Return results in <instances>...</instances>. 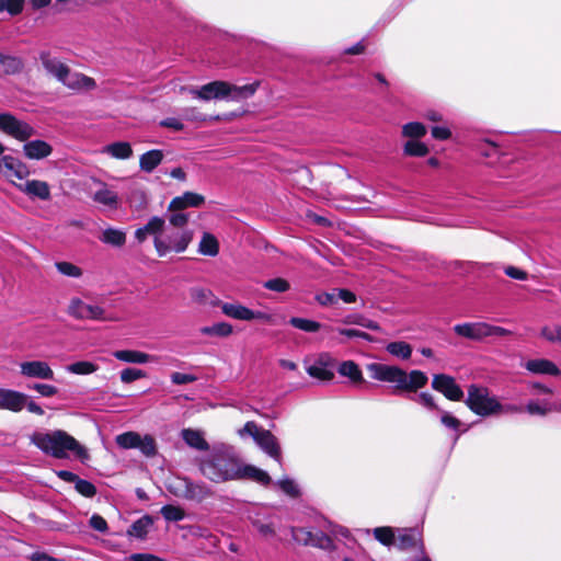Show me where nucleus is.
I'll return each mask as SVG.
<instances>
[{"instance_id": "obj_36", "label": "nucleus", "mask_w": 561, "mask_h": 561, "mask_svg": "<svg viewBox=\"0 0 561 561\" xmlns=\"http://www.w3.org/2000/svg\"><path fill=\"white\" fill-rule=\"evenodd\" d=\"M233 332L232 325L227 322H218L213 325L203 327L201 333L204 335L227 337Z\"/></svg>"}, {"instance_id": "obj_12", "label": "nucleus", "mask_w": 561, "mask_h": 561, "mask_svg": "<svg viewBox=\"0 0 561 561\" xmlns=\"http://www.w3.org/2000/svg\"><path fill=\"white\" fill-rule=\"evenodd\" d=\"M20 374L25 378L53 380L55 373L45 360L33 359L20 363Z\"/></svg>"}, {"instance_id": "obj_48", "label": "nucleus", "mask_w": 561, "mask_h": 561, "mask_svg": "<svg viewBox=\"0 0 561 561\" xmlns=\"http://www.w3.org/2000/svg\"><path fill=\"white\" fill-rule=\"evenodd\" d=\"M311 540L312 542H310V546L312 547H318L327 550L333 549L332 538L322 531L312 533Z\"/></svg>"}, {"instance_id": "obj_14", "label": "nucleus", "mask_w": 561, "mask_h": 561, "mask_svg": "<svg viewBox=\"0 0 561 561\" xmlns=\"http://www.w3.org/2000/svg\"><path fill=\"white\" fill-rule=\"evenodd\" d=\"M432 387L453 401H460L463 397V391L456 383V380L451 376L445 374L434 375Z\"/></svg>"}, {"instance_id": "obj_56", "label": "nucleus", "mask_w": 561, "mask_h": 561, "mask_svg": "<svg viewBox=\"0 0 561 561\" xmlns=\"http://www.w3.org/2000/svg\"><path fill=\"white\" fill-rule=\"evenodd\" d=\"M144 377H146V373L136 368H126L121 373V380L125 383H130Z\"/></svg>"}, {"instance_id": "obj_37", "label": "nucleus", "mask_w": 561, "mask_h": 561, "mask_svg": "<svg viewBox=\"0 0 561 561\" xmlns=\"http://www.w3.org/2000/svg\"><path fill=\"white\" fill-rule=\"evenodd\" d=\"M307 373L321 381H329L333 378L334 374L327 368L325 363L320 358L318 362H316L313 365H310L307 368Z\"/></svg>"}, {"instance_id": "obj_57", "label": "nucleus", "mask_w": 561, "mask_h": 561, "mask_svg": "<svg viewBox=\"0 0 561 561\" xmlns=\"http://www.w3.org/2000/svg\"><path fill=\"white\" fill-rule=\"evenodd\" d=\"M75 486L80 494L87 497H91L96 493V489L91 482L80 478L76 481Z\"/></svg>"}, {"instance_id": "obj_26", "label": "nucleus", "mask_w": 561, "mask_h": 561, "mask_svg": "<svg viewBox=\"0 0 561 561\" xmlns=\"http://www.w3.org/2000/svg\"><path fill=\"white\" fill-rule=\"evenodd\" d=\"M92 199L110 208H116L118 205V195L110 190L106 184L102 183L101 187L94 192Z\"/></svg>"}, {"instance_id": "obj_54", "label": "nucleus", "mask_w": 561, "mask_h": 561, "mask_svg": "<svg viewBox=\"0 0 561 561\" xmlns=\"http://www.w3.org/2000/svg\"><path fill=\"white\" fill-rule=\"evenodd\" d=\"M24 0H0V12L8 11L10 14H18L23 9Z\"/></svg>"}, {"instance_id": "obj_31", "label": "nucleus", "mask_w": 561, "mask_h": 561, "mask_svg": "<svg viewBox=\"0 0 561 561\" xmlns=\"http://www.w3.org/2000/svg\"><path fill=\"white\" fill-rule=\"evenodd\" d=\"M163 159L161 150L153 149L140 156L139 167L145 172H152Z\"/></svg>"}, {"instance_id": "obj_62", "label": "nucleus", "mask_w": 561, "mask_h": 561, "mask_svg": "<svg viewBox=\"0 0 561 561\" xmlns=\"http://www.w3.org/2000/svg\"><path fill=\"white\" fill-rule=\"evenodd\" d=\"M440 422L444 426L457 431L460 426V421L453 416L450 413L446 411H440Z\"/></svg>"}, {"instance_id": "obj_50", "label": "nucleus", "mask_w": 561, "mask_h": 561, "mask_svg": "<svg viewBox=\"0 0 561 561\" xmlns=\"http://www.w3.org/2000/svg\"><path fill=\"white\" fill-rule=\"evenodd\" d=\"M27 388L30 390L36 391L38 394H41L44 398L54 397L59 392L57 387H55L53 385H48V383H41V382L31 383L27 386Z\"/></svg>"}, {"instance_id": "obj_53", "label": "nucleus", "mask_w": 561, "mask_h": 561, "mask_svg": "<svg viewBox=\"0 0 561 561\" xmlns=\"http://www.w3.org/2000/svg\"><path fill=\"white\" fill-rule=\"evenodd\" d=\"M279 489L291 497H297L300 494L299 488L296 482L291 479H282L276 482Z\"/></svg>"}, {"instance_id": "obj_6", "label": "nucleus", "mask_w": 561, "mask_h": 561, "mask_svg": "<svg viewBox=\"0 0 561 561\" xmlns=\"http://www.w3.org/2000/svg\"><path fill=\"white\" fill-rule=\"evenodd\" d=\"M116 444L123 449L137 448L146 457H153L157 454V444L154 438L149 435H140L137 432H125L115 437Z\"/></svg>"}, {"instance_id": "obj_42", "label": "nucleus", "mask_w": 561, "mask_h": 561, "mask_svg": "<svg viewBox=\"0 0 561 561\" xmlns=\"http://www.w3.org/2000/svg\"><path fill=\"white\" fill-rule=\"evenodd\" d=\"M540 336L550 343H558L561 345V324L553 323L543 325L540 329Z\"/></svg>"}, {"instance_id": "obj_28", "label": "nucleus", "mask_w": 561, "mask_h": 561, "mask_svg": "<svg viewBox=\"0 0 561 561\" xmlns=\"http://www.w3.org/2000/svg\"><path fill=\"white\" fill-rule=\"evenodd\" d=\"M99 240L105 244L121 248L126 243V232L117 228H106L99 236Z\"/></svg>"}, {"instance_id": "obj_2", "label": "nucleus", "mask_w": 561, "mask_h": 561, "mask_svg": "<svg viewBox=\"0 0 561 561\" xmlns=\"http://www.w3.org/2000/svg\"><path fill=\"white\" fill-rule=\"evenodd\" d=\"M31 442L43 453L57 459L68 458L69 453H72L82 462L90 458L87 448L62 430L35 432L31 436Z\"/></svg>"}, {"instance_id": "obj_52", "label": "nucleus", "mask_w": 561, "mask_h": 561, "mask_svg": "<svg viewBox=\"0 0 561 561\" xmlns=\"http://www.w3.org/2000/svg\"><path fill=\"white\" fill-rule=\"evenodd\" d=\"M263 287L272 291L285 293L289 290L290 284L286 279L277 277L264 282Z\"/></svg>"}, {"instance_id": "obj_30", "label": "nucleus", "mask_w": 561, "mask_h": 561, "mask_svg": "<svg viewBox=\"0 0 561 561\" xmlns=\"http://www.w3.org/2000/svg\"><path fill=\"white\" fill-rule=\"evenodd\" d=\"M182 438L192 448L198 450H208V443L205 440L203 433L197 430L185 428L182 431Z\"/></svg>"}, {"instance_id": "obj_33", "label": "nucleus", "mask_w": 561, "mask_h": 561, "mask_svg": "<svg viewBox=\"0 0 561 561\" xmlns=\"http://www.w3.org/2000/svg\"><path fill=\"white\" fill-rule=\"evenodd\" d=\"M420 534L415 529H403L394 539L399 549L405 550L415 547L420 541Z\"/></svg>"}, {"instance_id": "obj_24", "label": "nucleus", "mask_w": 561, "mask_h": 561, "mask_svg": "<svg viewBox=\"0 0 561 561\" xmlns=\"http://www.w3.org/2000/svg\"><path fill=\"white\" fill-rule=\"evenodd\" d=\"M525 368L533 374L539 375L559 376L561 374V370L553 362L545 358L530 359L525 364Z\"/></svg>"}, {"instance_id": "obj_19", "label": "nucleus", "mask_w": 561, "mask_h": 561, "mask_svg": "<svg viewBox=\"0 0 561 561\" xmlns=\"http://www.w3.org/2000/svg\"><path fill=\"white\" fill-rule=\"evenodd\" d=\"M61 83L75 91H90L96 87V82L93 78L80 72H72L70 68L61 80Z\"/></svg>"}, {"instance_id": "obj_51", "label": "nucleus", "mask_w": 561, "mask_h": 561, "mask_svg": "<svg viewBox=\"0 0 561 561\" xmlns=\"http://www.w3.org/2000/svg\"><path fill=\"white\" fill-rule=\"evenodd\" d=\"M312 531L306 528L291 527V537L299 545L310 546Z\"/></svg>"}, {"instance_id": "obj_61", "label": "nucleus", "mask_w": 561, "mask_h": 561, "mask_svg": "<svg viewBox=\"0 0 561 561\" xmlns=\"http://www.w3.org/2000/svg\"><path fill=\"white\" fill-rule=\"evenodd\" d=\"M412 400L424 405L425 408L440 411L439 408L435 404L433 396L428 392H421L420 394L413 397Z\"/></svg>"}, {"instance_id": "obj_32", "label": "nucleus", "mask_w": 561, "mask_h": 561, "mask_svg": "<svg viewBox=\"0 0 561 561\" xmlns=\"http://www.w3.org/2000/svg\"><path fill=\"white\" fill-rule=\"evenodd\" d=\"M182 118L190 123L203 124L211 121H220L221 116H207L203 114L197 107L188 106L182 110Z\"/></svg>"}, {"instance_id": "obj_58", "label": "nucleus", "mask_w": 561, "mask_h": 561, "mask_svg": "<svg viewBox=\"0 0 561 561\" xmlns=\"http://www.w3.org/2000/svg\"><path fill=\"white\" fill-rule=\"evenodd\" d=\"M168 221L173 227V229L182 230L188 222V216L184 213H172L168 217Z\"/></svg>"}, {"instance_id": "obj_63", "label": "nucleus", "mask_w": 561, "mask_h": 561, "mask_svg": "<svg viewBox=\"0 0 561 561\" xmlns=\"http://www.w3.org/2000/svg\"><path fill=\"white\" fill-rule=\"evenodd\" d=\"M171 380L175 385H185L196 381L197 377L194 375L175 371L171 374Z\"/></svg>"}, {"instance_id": "obj_29", "label": "nucleus", "mask_w": 561, "mask_h": 561, "mask_svg": "<svg viewBox=\"0 0 561 561\" xmlns=\"http://www.w3.org/2000/svg\"><path fill=\"white\" fill-rule=\"evenodd\" d=\"M103 153H106L115 159H128L133 156V149L127 141H117L105 146L102 149Z\"/></svg>"}, {"instance_id": "obj_59", "label": "nucleus", "mask_w": 561, "mask_h": 561, "mask_svg": "<svg viewBox=\"0 0 561 561\" xmlns=\"http://www.w3.org/2000/svg\"><path fill=\"white\" fill-rule=\"evenodd\" d=\"M253 526L264 538H272L275 536V528L272 523H264L262 520H253Z\"/></svg>"}, {"instance_id": "obj_1", "label": "nucleus", "mask_w": 561, "mask_h": 561, "mask_svg": "<svg viewBox=\"0 0 561 561\" xmlns=\"http://www.w3.org/2000/svg\"><path fill=\"white\" fill-rule=\"evenodd\" d=\"M196 461L201 474L214 483L245 479L268 485L272 481L266 471L242 462L230 446L214 447L210 453L197 458Z\"/></svg>"}, {"instance_id": "obj_49", "label": "nucleus", "mask_w": 561, "mask_h": 561, "mask_svg": "<svg viewBox=\"0 0 561 561\" xmlns=\"http://www.w3.org/2000/svg\"><path fill=\"white\" fill-rule=\"evenodd\" d=\"M160 512L162 516L169 522H179L182 520L185 516L184 511L181 507L174 505H164Z\"/></svg>"}, {"instance_id": "obj_9", "label": "nucleus", "mask_w": 561, "mask_h": 561, "mask_svg": "<svg viewBox=\"0 0 561 561\" xmlns=\"http://www.w3.org/2000/svg\"><path fill=\"white\" fill-rule=\"evenodd\" d=\"M0 130L20 141H26L35 135V129L28 123L9 113H0Z\"/></svg>"}, {"instance_id": "obj_43", "label": "nucleus", "mask_w": 561, "mask_h": 561, "mask_svg": "<svg viewBox=\"0 0 561 561\" xmlns=\"http://www.w3.org/2000/svg\"><path fill=\"white\" fill-rule=\"evenodd\" d=\"M66 370L75 375H90L98 370V365L92 362L81 360L68 365Z\"/></svg>"}, {"instance_id": "obj_60", "label": "nucleus", "mask_w": 561, "mask_h": 561, "mask_svg": "<svg viewBox=\"0 0 561 561\" xmlns=\"http://www.w3.org/2000/svg\"><path fill=\"white\" fill-rule=\"evenodd\" d=\"M263 428H260L255 422L250 421L244 424L242 428L238 431V434L243 437L245 435H250L255 440L256 437L263 432Z\"/></svg>"}, {"instance_id": "obj_35", "label": "nucleus", "mask_w": 561, "mask_h": 561, "mask_svg": "<svg viewBox=\"0 0 561 561\" xmlns=\"http://www.w3.org/2000/svg\"><path fill=\"white\" fill-rule=\"evenodd\" d=\"M22 68L21 59L0 54V76L18 73Z\"/></svg>"}, {"instance_id": "obj_44", "label": "nucleus", "mask_w": 561, "mask_h": 561, "mask_svg": "<svg viewBox=\"0 0 561 561\" xmlns=\"http://www.w3.org/2000/svg\"><path fill=\"white\" fill-rule=\"evenodd\" d=\"M289 323L301 331L305 332H317L320 330L321 324L317 321L305 319V318H297L294 317L289 320Z\"/></svg>"}, {"instance_id": "obj_10", "label": "nucleus", "mask_w": 561, "mask_h": 561, "mask_svg": "<svg viewBox=\"0 0 561 561\" xmlns=\"http://www.w3.org/2000/svg\"><path fill=\"white\" fill-rule=\"evenodd\" d=\"M181 91L188 92L193 98L202 101L227 99L228 82L213 81L202 87H182Z\"/></svg>"}, {"instance_id": "obj_39", "label": "nucleus", "mask_w": 561, "mask_h": 561, "mask_svg": "<svg viewBox=\"0 0 561 561\" xmlns=\"http://www.w3.org/2000/svg\"><path fill=\"white\" fill-rule=\"evenodd\" d=\"M339 373L342 376L348 377L353 382H362L363 375L356 363L353 360L343 362L339 367Z\"/></svg>"}, {"instance_id": "obj_4", "label": "nucleus", "mask_w": 561, "mask_h": 561, "mask_svg": "<svg viewBox=\"0 0 561 561\" xmlns=\"http://www.w3.org/2000/svg\"><path fill=\"white\" fill-rule=\"evenodd\" d=\"M467 407L480 416L499 414L504 410L499 400L490 394L488 388L471 385L468 388Z\"/></svg>"}, {"instance_id": "obj_41", "label": "nucleus", "mask_w": 561, "mask_h": 561, "mask_svg": "<svg viewBox=\"0 0 561 561\" xmlns=\"http://www.w3.org/2000/svg\"><path fill=\"white\" fill-rule=\"evenodd\" d=\"M55 267L61 275L67 277L80 278L83 275L81 267L67 261L56 262Z\"/></svg>"}, {"instance_id": "obj_17", "label": "nucleus", "mask_w": 561, "mask_h": 561, "mask_svg": "<svg viewBox=\"0 0 561 561\" xmlns=\"http://www.w3.org/2000/svg\"><path fill=\"white\" fill-rule=\"evenodd\" d=\"M454 331L457 335L472 340L482 341L488 337L486 322H466L456 324Z\"/></svg>"}, {"instance_id": "obj_23", "label": "nucleus", "mask_w": 561, "mask_h": 561, "mask_svg": "<svg viewBox=\"0 0 561 561\" xmlns=\"http://www.w3.org/2000/svg\"><path fill=\"white\" fill-rule=\"evenodd\" d=\"M39 59L45 70L61 82L64 77L67 75L69 67L59 59L51 57L48 51L41 53Z\"/></svg>"}, {"instance_id": "obj_47", "label": "nucleus", "mask_w": 561, "mask_h": 561, "mask_svg": "<svg viewBox=\"0 0 561 561\" xmlns=\"http://www.w3.org/2000/svg\"><path fill=\"white\" fill-rule=\"evenodd\" d=\"M375 538L385 546L394 543V533L390 527H377L374 529Z\"/></svg>"}, {"instance_id": "obj_5", "label": "nucleus", "mask_w": 561, "mask_h": 561, "mask_svg": "<svg viewBox=\"0 0 561 561\" xmlns=\"http://www.w3.org/2000/svg\"><path fill=\"white\" fill-rule=\"evenodd\" d=\"M194 238V232L188 229H167L163 238L154 240V249L159 256H165L170 252L182 253Z\"/></svg>"}, {"instance_id": "obj_20", "label": "nucleus", "mask_w": 561, "mask_h": 561, "mask_svg": "<svg viewBox=\"0 0 561 561\" xmlns=\"http://www.w3.org/2000/svg\"><path fill=\"white\" fill-rule=\"evenodd\" d=\"M260 448L270 457L280 462L282 451L277 438L267 430H264L255 439Z\"/></svg>"}, {"instance_id": "obj_13", "label": "nucleus", "mask_w": 561, "mask_h": 561, "mask_svg": "<svg viewBox=\"0 0 561 561\" xmlns=\"http://www.w3.org/2000/svg\"><path fill=\"white\" fill-rule=\"evenodd\" d=\"M0 173L8 179L15 178L18 180H24L31 174V171L27 164L21 159L5 154L0 159Z\"/></svg>"}, {"instance_id": "obj_38", "label": "nucleus", "mask_w": 561, "mask_h": 561, "mask_svg": "<svg viewBox=\"0 0 561 561\" xmlns=\"http://www.w3.org/2000/svg\"><path fill=\"white\" fill-rule=\"evenodd\" d=\"M152 524L153 520L150 516H142L130 526L128 529V535L137 538H144L148 534V530Z\"/></svg>"}, {"instance_id": "obj_34", "label": "nucleus", "mask_w": 561, "mask_h": 561, "mask_svg": "<svg viewBox=\"0 0 561 561\" xmlns=\"http://www.w3.org/2000/svg\"><path fill=\"white\" fill-rule=\"evenodd\" d=\"M198 252L203 255L216 256L219 253L217 238L209 232H204L198 244Z\"/></svg>"}, {"instance_id": "obj_8", "label": "nucleus", "mask_w": 561, "mask_h": 561, "mask_svg": "<svg viewBox=\"0 0 561 561\" xmlns=\"http://www.w3.org/2000/svg\"><path fill=\"white\" fill-rule=\"evenodd\" d=\"M173 493L185 500L201 503L214 495L210 486L205 482H194L187 478L181 479Z\"/></svg>"}, {"instance_id": "obj_16", "label": "nucleus", "mask_w": 561, "mask_h": 561, "mask_svg": "<svg viewBox=\"0 0 561 561\" xmlns=\"http://www.w3.org/2000/svg\"><path fill=\"white\" fill-rule=\"evenodd\" d=\"M15 186L30 198H37L41 201L50 199V186L45 181L28 180L24 183L15 184Z\"/></svg>"}, {"instance_id": "obj_40", "label": "nucleus", "mask_w": 561, "mask_h": 561, "mask_svg": "<svg viewBox=\"0 0 561 561\" xmlns=\"http://www.w3.org/2000/svg\"><path fill=\"white\" fill-rule=\"evenodd\" d=\"M386 350L392 356L399 357L401 359H408L412 354V346L403 341L391 342L386 346Z\"/></svg>"}, {"instance_id": "obj_27", "label": "nucleus", "mask_w": 561, "mask_h": 561, "mask_svg": "<svg viewBox=\"0 0 561 561\" xmlns=\"http://www.w3.org/2000/svg\"><path fill=\"white\" fill-rule=\"evenodd\" d=\"M259 87L257 82L245 84V85H233L228 83L227 99L232 101H241L254 95Z\"/></svg>"}, {"instance_id": "obj_3", "label": "nucleus", "mask_w": 561, "mask_h": 561, "mask_svg": "<svg viewBox=\"0 0 561 561\" xmlns=\"http://www.w3.org/2000/svg\"><path fill=\"white\" fill-rule=\"evenodd\" d=\"M367 369L373 379L394 383L397 391L415 392L428 381V377L421 370H412L407 374L397 366L380 363H371L367 366Z\"/></svg>"}, {"instance_id": "obj_18", "label": "nucleus", "mask_w": 561, "mask_h": 561, "mask_svg": "<svg viewBox=\"0 0 561 561\" xmlns=\"http://www.w3.org/2000/svg\"><path fill=\"white\" fill-rule=\"evenodd\" d=\"M25 407V393L0 388V410H9L12 412H20Z\"/></svg>"}, {"instance_id": "obj_46", "label": "nucleus", "mask_w": 561, "mask_h": 561, "mask_svg": "<svg viewBox=\"0 0 561 561\" xmlns=\"http://www.w3.org/2000/svg\"><path fill=\"white\" fill-rule=\"evenodd\" d=\"M428 152L427 147L417 140H409L404 145V153L412 157H424Z\"/></svg>"}, {"instance_id": "obj_11", "label": "nucleus", "mask_w": 561, "mask_h": 561, "mask_svg": "<svg viewBox=\"0 0 561 561\" xmlns=\"http://www.w3.org/2000/svg\"><path fill=\"white\" fill-rule=\"evenodd\" d=\"M221 311L225 316L242 321H252V320H261L267 323H273V316L249 309L248 307L240 304H224L221 306Z\"/></svg>"}, {"instance_id": "obj_15", "label": "nucleus", "mask_w": 561, "mask_h": 561, "mask_svg": "<svg viewBox=\"0 0 561 561\" xmlns=\"http://www.w3.org/2000/svg\"><path fill=\"white\" fill-rule=\"evenodd\" d=\"M164 231L165 220L161 217L153 216L144 227H140L135 231V239L138 243H142L146 241L148 236H152L154 241L159 238H163Z\"/></svg>"}, {"instance_id": "obj_21", "label": "nucleus", "mask_w": 561, "mask_h": 561, "mask_svg": "<svg viewBox=\"0 0 561 561\" xmlns=\"http://www.w3.org/2000/svg\"><path fill=\"white\" fill-rule=\"evenodd\" d=\"M53 152V147L41 139L31 140L23 145V153L30 160H42L49 157Z\"/></svg>"}, {"instance_id": "obj_45", "label": "nucleus", "mask_w": 561, "mask_h": 561, "mask_svg": "<svg viewBox=\"0 0 561 561\" xmlns=\"http://www.w3.org/2000/svg\"><path fill=\"white\" fill-rule=\"evenodd\" d=\"M426 134V127L419 123L412 122L403 125L402 135L410 138H421Z\"/></svg>"}, {"instance_id": "obj_7", "label": "nucleus", "mask_w": 561, "mask_h": 561, "mask_svg": "<svg viewBox=\"0 0 561 561\" xmlns=\"http://www.w3.org/2000/svg\"><path fill=\"white\" fill-rule=\"evenodd\" d=\"M67 313L77 320L112 321L114 318L106 316L105 310L98 305H90L78 297L70 299Z\"/></svg>"}, {"instance_id": "obj_64", "label": "nucleus", "mask_w": 561, "mask_h": 561, "mask_svg": "<svg viewBox=\"0 0 561 561\" xmlns=\"http://www.w3.org/2000/svg\"><path fill=\"white\" fill-rule=\"evenodd\" d=\"M129 561H162L154 554L151 553H134L128 557Z\"/></svg>"}, {"instance_id": "obj_55", "label": "nucleus", "mask_w": 561, "mask_h": 561, "mask_svg": "<svg viewBox=\"0 0 561 561\" xmlns=\"http://www.w3.org/2000/svg\"><path fill=\"white\" fill-rule=\"evenodd\" d=\"M554 407L556 405H550L548 407L547 403H543V404H539L538 402L536 401H530L528 402V404L526 405V411L531 414V415H546L547 413H549L550 411H554Z\"/></svg>"}, {"instance_id": "obj_25", "label": "nucleus", "mask_w": 561, "mask_h": 561, "mask_svg": "<svg viewBox=\"0 0 561 561\" xmlns=\"http://www.w3.org/2000/svg\"><path fill=\"white\" fill-rule=\"evenodd\" d=\"M113 356L118 360L131 364H146L156 359V357L150 354L135 350L115 351Z\"/></svg>"}, {"instance_id": "obj_22", "label": "nucleus", "mask_w": 561, "mask_h": 561, "mask_svg": "<svg viewBox=\"0 0 561 561\" xmlns=\"http://www.w3.org/2000/svg\"><path fill=\"white\" fill-rule=\"evenodd\" d=\"M204 203L205 197L203 195L193 192H185L183 195L174 197L170 202L168 209L170 211H178L187 207H199Z\"/></svg>"}]
</instances>
